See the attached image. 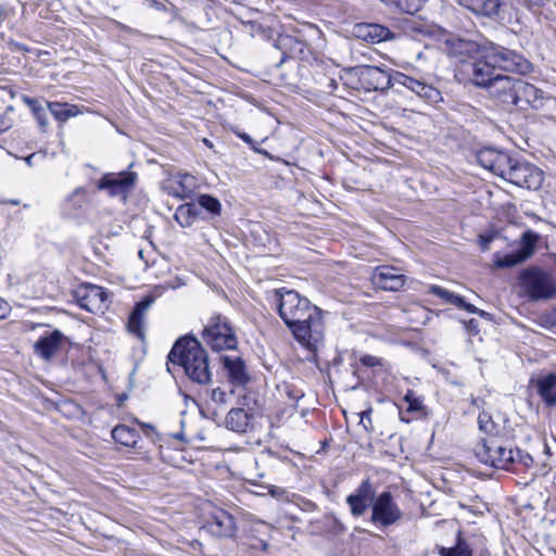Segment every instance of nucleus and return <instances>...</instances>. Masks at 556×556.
I'll return each instance as SVG.
<instances>
[{
  "instance_id": "1a4fd4ad",
  "label": "nucleus",
  "mask_w": 556,
  "mask_h": 556,
  "mask_svg": "<svg viewBox=\"0 0 556 556\" xmlns=\"http://www.w3.org/2000/svg\"><path fill=\"white\" fill-rule=\"evenodd\" d=\"M74 296L79 307L92 314H102L108 308V293L102 287L96 285L79 286Z\"/></svg>"
},
{
  "instance_id": "6ab92c4d",
  "label": "nucleus",
  "mask_w": 556,
  "mask_h": 556,
  "mask_svg": "<svg viewBox=\"0 0 556 556\" xmlns=\"http://www.w3.org/2000/svg\"><path fill=\"white\" fill-rule=\"evenodd\" d=\"M528 8L539 7L542 0H516ZM459 3L473 13L484 16L497 15L502 0H459Z\"/></svg>"
},
{
  "instance_id": "bf43d9fd",
  "label": "nucleus",
  "mask_w": 556,
  "mask_h": 556,
  "mask_svg": "<svg viewBox=\"0 0 556 556\" xmlns=\"http://www.w3.org/2000/svg\"><path fill=\"white\" fill-rule=\"evenodd\" d=\"M204 143H205L206 146H210V147L212 146V144H211V142H210L207 139H204Z\"/></svg>"
},
{
  "instance_id": "b1692460",
  "label": "nucleus",
  "mask_w": 556,
  "mask_h": 556,
  "mask_svg": "<svg viewBox=\"0 0 556 556\" xmlns=\"http://www.w3.org/2000/svg\"><path fill=\"white\" fill-rule=\"evenodd\" d=\"M447 52L450 55L459 59L460 62L467 63L465 58L471 56L479 51V46L472 40L458 37H450L445 40Z\"/></svg>"
},
{
  "instance_id": "6e6d98bb",
  "label": "nucleus",
  "mask_w": 556,
  "mask_h": 556,
  "mask_svg": "<svg viewBox=\"0 0 556 556\" xmlns=\"http://www.w3.org/2000/svg\"><path fill=\"white\" fill-rule=\"evenodd\" d=\"M468 326H469L470 328H476V326H477L476 320H475V319H470V320H469Z\"/></svg>"
},
{
  "instance_id": "4468645a",
  "label": "nucleus",
  "mask_w": 556,
  "mask_h": 556,
  "mask_svg": "<svg viewBox=\"0 0 556 556\" xmlns=\"http://www.w3.org/2000/svg\"><path fill=\"white\" fill-rule=\"evenodd\" d=\"M198 188V180L188 173H177L163 182V190L175 198L188 199Z\"/></svg>"
},
{
  "instance_id": "7c9ffc66",
  "label": "nucleus",
  "mask_w": 556,
  "mask_h": 556,
  "mask_svg": "<svg viewBox=\"0 0 556 556\" xmlns=\"http://www.w3.org/2000/svg\"><path fill=\"white\" fill-rule=\"evenodd\" d=\"M48 109L53 117L60 122H66L79 113L76 105L60 102H48Z\"/></svg>"
},
{
  "instance_id": "de8ad7c7",
  "label": "nucleus",
  "mask_w": 556,
  "mask_h": 556,
  "mask_svg": "<svg viewBox=\"0 0 556 556\" xmlns=\"http://www.w3.org/2000/svg\"><path fill=\"white\" fill-rule=\"evenodd\" d=\"M11 307L7 301L0 298V320L7 318L10 314Z\"/></svg>"
},
{
  "instance_id": "49530a36",
  "label": "nucleus",
  "mask_w": 556,
  "mask_h": 556,
  "mask_svg": "<svg viewBox=\"0 0 556 556\" xmlns=\"http://www.w3.org/2000/svg\"><path fill=\"white\" fill-rule=\"evenodd\" d=\"M494 236L493 235H480L479 243L482 251H488L490 249V243L492 242Z\"/></svg>"
},
{
  "instance_id": "a211bd4d",
  "label": "nucleus",
  "mask_w": 556,
  "mask_h": 556,
  "mask_svg": "<svg viewBox=\"0 0 556 556\" xmlns=\"http://www.w3.org/2000/svg\"><path fill=\"white\" fill-rule=\"evenodd\" d=\"M67 338L59 330L41 336L34 344V352L42 359L50 361L61 350Z\"/></svg>"
},
{
  "instance_id": "4be33fe9",
  "label": "nucleus",
  "mask_w": 556,
  "mask_h": 556,
  "mask_svg": "<svg viewBox=\"0 0 556 556\" xmlns=\"http://www.w3.org/2000/svg\"><path fill=\"white\" fill-rule=\"evenodd\" d=\"M206 527L212 534L219 538H232L237 530L233 517L224 509L216 510Z\"/></svg>"
},
{
  "instance_id": "cd10ccee",
  "label": "nucleus",
  "mask_w": 556,
  "mask_h": 556,
  "mask_svg": "<svg viewBox=\"0 0 556 556\" xmlns=\"http://www.w3.org/2000/svg\"><path fill=\"white\" fill-rule=\"evenodd\" d=\"M113 440L124 446L135 447L140 439L139 432L126 425H117L112 430Z\"/></svg>"
},
{
  "instance_id": "aec40b11",
  "label": "nucleus",
  "mask_w": 556,
  "mask_h": 556,
  "mask_svg": "<svg viewBox=\"0 0 556 556\" xmlns=\"http://www.w3.org/2000/svg\"><path fill=\"white\" fill-rule=\"evenodd\" d=\"M154 303V296L147 295L140 302L136 304L132 312L129 315L127 328L130 333L136 336L141 341L144 340V315Z\"/></svg>"
},
{
  "instance_id": "423d86ee",
  "label": "nucleus",
  "mask_w": 556,
  "mask_h": 556,
  "mask_svg": "<svg viewBox=\"0 0 556 556\" xmlns=\"http://www.w3.org/2000/svg\"><path fill=\"white\" fill-rule=\"evenodd\" d=\"M486 58L494 63L496 70L521 75L532 71V63L523 55L498 45L486 47Z\"/></svg>"
},
{
  "instance_id": "4c0bfd02",
  "label": "nucleus",
  "mask_w": 556,
  "mask_h": 556,
  "mask_svg": "<svg viewBox=\"0 0 556 556\" xmlns=\"http://www.w3.org/2000/svg\"><path fill=\"white\" fill-rule=\"evenodd\" d=\"M440 554L441 556H471V549L465 541L458 539L454 547H442Z\"/></svg>"
},
{
  "instance_id": "a18cd8bd",
  "label": "nucleus",
  "mask_w": 556,
  "mask_h": 556,
  "mask_svg": "<svg viewBox=\"0 0 556 556\" xmlns=\"http://www.w3.org/2000/svg\"><path fill=\"white\" fill-rule=\"evenodd\" d=\"M12 127V119L7 115V113L0 115V134L5 132Z\"/></svg>"
},
{
  "instance_id": "20e7f679",
  "label": "nucleus",
  "mask_w": 556,
  "mask_h": 556,
  "mask_svg": "<svg viewBox=\"0 0 556 556\" xmlns=\"http://www.w3.org/2000/svg\"><path fill=\"white\" fill-rule=\"evenodd\" d=\"M477 458L491 467L510 470L516 456L506 438H482L475 448Z\"/></svg>"
},
{
  "instance_id": "f03ea898",
  "label": "nucleus",
  "mask_w": 556,
  "mask_h": 556,
  "mask_svg": "<svg viewBox=\"0 0 556 556\" xmlns=\"http://www.w3.org/2000/svg\"><path fill=\"white\" fill-rule=\"evenodd\" d=\"M167 359L172 364L182 367L186 376L194 383L205 386L212 380L207 353L201 342L192 336L178 339Z\"/></svg>"
},
{
  "instance_id": "f8f14e48",
  "label": "nucleus",
  "mask_w": 556,
  "mask_h": 556,
  "mask_svg": "<svg viewBox=\"0 0 556 556\" xmlns=\"http://www.w3.org/2000/svg\"><path fill=\"white\" fill-rule=\"evenodd\" d=\"M516 90L514 106L520 110H527L529 108L539 110L544 106L545 101L548 99L544 90L522 79H519Z\"/></svg>"
},
{
  "instance_id": "c03bdc74",
  "label": "nucleus",
  "mask_w": 556,
  "mask_h": 556,
  "mask_svg": "<svg viewBox=\"0 0 556 556\" xmlns=\"http://www.w3.org/2000/svg\"><path fill=\"white\" fill-rule=\"evenodd\" d=\"M371 409H367L361 413V424L365 428L366 431H369L371 429Z\"/></svg>"
},
{
  "instance_id": "f257e3e1",
  "label": "nucleus",
  "mask_w": 556,
  "mask_h": 556,
  "mask_svg": "<svg viewBox=\"0 0 556 556\" xmlns=\"http://www.w3.org/2000/svg\"><path fill=\"white\" fill-rule=\"evenodd\" d=\"M278 313L294 339L309 352H316L325 338L323 312L294 290L275 292Z\"/></svg>"
},
{
  "instance_id": "2f4dec72",
  "label": "nucleus",
  "mask_w": 556,
  "mask_h": 556,
  "mask_svg": "<svg viewBox=\"0 0 556 556\" xmlns=\"http://www.w3.org/2000/svg\"><path fill=\"white\" fill-rule=\"evenodd\" d=\"M540 240V235L531 229L526 230L519 239L518 251L528 260L534 253L535 247Z\"/></svg>"
},
{
  "instance_id": "ea45409f",
  "label": "nucleus",
  "mask_w": 556,
  "mask_h": 556,
  "mask_svg": "<svg viewBox=\"0 0 556 556\" xmlns=\"http://www.w3.org/2000/svg\"><path fill=\"white\" fill-rule=\"evenodd\" d=\"M403 400L407 403L406 413H418L424 409L422 400L416 396L413 390H408Z\"/></svg>"
},
{
  "instance_id": "680f3d73",
  "label": "nucleus",
  "mask_w": 556,
  "mask_h": 556,
  "mask_svg": "<svg viewBox=\"0 0 556 556\" xmlns=\"http://www.w3.org/2000/svg\"><path fill=\"white\" fill-rule=\"evenodd\" d=\"M285 58H286V53L283 52V56L281 58V61H280V62H283V61H285Z\"/></svg>"
},
{
  "instance_id": "c85d7f7f",
  "label": "nucleus",
  "mask_w": 556,
  "mask_h": 556,
  "mask_svg": "<svg viewBox=\"0 0 556 556\" xmlns=\"http://www.w3.org/2000/svg\"><path fill=\"white\" fill-rule=\"evenodd\" d=\"M200 213L197 203L190 202L179 205L174 217L181 227H190Z\"/></svg>"
},
{
  "instance_id": "dca6fc26",
  "label": "nucleus",
  "mask_w": 556,
  "mask_h": 556,
  "mask_svg": "<svg viewBox=\"0 0 556 556\" xmlns=\"http://www.w3.org/2000/svg\"><path fill=\"white\" fill-rule=\"evenodd\" d=\"M394 80L396 84L412 90L418 97L429 103H438L442 100L441 92L432 85H429L422 80L416 79L403 73H397L394 76Z\"/></svg>"
},
{
  "instance_id": "72a5a7b5",
  "label": "nucleus",
  "mask_w": 556,
  "mask_h": 556,
  "mask_svg": "<svg viewBox=\"0 0 556 556\" xmlns=\"http://www.w3.org/2000/svg\"><path fill=\"white\" fill-rule=\"evenodd\" d=\"M195 203L199 210L204 208L212 216H218L220 214L222 204L217 198L211 194H201Z\"/></svg>"
},
{
  "instance_id": "58836bf2",
  "label": "nucleus",
  "mask_w": 556,
  "mask_h": 556,
  "mask_svg": "<svg viewBox=\"0 0 556 556\" xmlns=\"http://www.w3.org/2000/svg\"><path fill=\"white\" fill-rule=\"evenodd\" d=\"M279 43L289 47L291 56H293L295 53H299L300 55L304 53V50L306 49V45L296 38L286 36L279 39Z\"/></svg>"
},
{
  "instance_id": "5fc2aeb1",
  "label": "nucleus",
  "mask_w": 556,
  "mask_h": 556,
  "mask_svg": "<svg viewBox=\"0 0 556 556\" xmlns=\"http://www.w3.org/2000/svg\"><path fill=\"white\" fill-rule=\"evenodd\" d=\"M477 315H479L481 317H484V318H489L490 317V314L488 312L482 311V309H479Z\"/></svg>"
},
{
  "instance_id": "052dcab7",
  "label": "nucleus",
  "mask_w": 556,
  "mask_h": 556,
  "mask_svg": "<svg viewBox=\"0 0 556 556\" xmlns=\"http://www.w3.org/2000/svg\"><path fill=\"white\" fill-rule=\"evenodd\" d=\"M139 257H141V258L143 257V251L142 250L139 251Z\"/></svg>"
},
{
  "instance_id": "09e8293b",
  "label": "nucleus",
  "mask_w": 556,
  "mask_h": 556,
  "mask_svg": "<svg viewBox=\"0 0 556 556\" xmlns=\"http://www.w3.org/2000/svg\"><path fill=\"white\" fill-rule=\"evenodd\" d=\"M456 307L459 309H465L471 314H477L479 312L478 307H476L475 305H472L470 303H467L464 299H463V303H458Z\"/></svg>"
},
{
  "instance_id": "f704fd0d",
  "label": "nucleus",
  "mask_w": 556,
  "mask_h": 556,
  "mask_svg": "<svg viewBox=\"0 0 556 556\" xmlns=\"http://www.w3.org/2000/svg\"><path fill=\"white\" fill-rule=\"evenodd\" d=\"M525 261H527V258L517 250L504 255L495 254L494 263L496 267L505 268L516 266Z\"/></svg>"
},
{
  "instance_id": "0eeeda50",
  "label": "nucleus",
  "mask_w": 556,
  "mask_h": 556,
  "mask_svg": "<svg viewBox=\"0 0 556 556\" xmlns=\"http://www.w3.org/2000/svg\"><path fill=\"white\" fill-rule=\"evenodd\" d=\"M503 178L518 187L536 190L544 180L543 172L527 162H515L513 159Z\"/></svg>"
},
{
  "instance_id": "8fccbe9b",
  "label": "nucleus",
  "mask_w": 556,
  "mask_h": 556,
  "mask_svg": "<svg viewBox=\"0 0 556 556\" xmlns=\"http://www.w3.org/2000/svg\"><path fill=\"white\" fill-rule=\"evenodd\" d=\"M367 74L371 78H377L378 76L383 75V72L380 71L378 67L369 66L367 67Z\"/></svg>"
},
{
  "instance_id": "f3484780",
  "label": "nucleus",
  "mask_w": 556,
  "mask_h": 556,
  "mask_svg": "<svg viewBox=\"0 0 556 556\" xmlns=\"http://www.w3.org/2000/svg\"><path fill=\"white\" fill-rule=\"evenodd\" d=\"M520 78H514L507 75H498L494 78L488 91L491 96L497 98L502 103L514 105L516 98L517 84Z\"/></svg>"
},
{
  "instance_id": "9b49d317",
  "label": "nucleus",
  "mask_w": 556,
  "mask_h": 556,
  "mask_svg": "<svg viewBox=\"0 0 556 556\" xmlns=\"http://www.w3.org/2000/svg\"><path fill=\"white\" fill-rule=\"evenodd\" d=\"M466 72L469 80L477 87L488 89L498 75L494 63L486 58V48L481 58L466 63Z\"/></svg>"
},
{
  "instance_id": "2eb2a0df",
  "label": "nucleus",
  "mask_w": 556,
  "mask_h": 556,
  "mask_svg": "<svg viewBox=\"0 0 556 556\" xmlns=\"http://www.w3.org/2000/svg\"><path fill=\"white\" fill-rule=\"evenodd\" d=\"M477 162L485 169L503 178L511 157L504 151L483 148L477 152Z\"/></svg>"
},
{
  "instance_id": "c9c22d12",
  "label": "nucleus",
  "mask_w": 556,
  "mask_h": 556,
  "mask_svg": "<svg viewBox=\"0 0 556 556\" xmlns=\"http://www.w3.org/2000/svg\"><path fill=\"white\" fill-rule=\"evenodd\" d=\"M428 293L437 295L445 303L453 304L455 306H457L458 303H463V296L437 285L429 286Z\"/></svg>"
},
{
  "instance_id": "a19ab883",
  "label": "nucleus",
  "mask_w": 556,
  "mask_h": 556,
  "mask_svg": "<svg viewBox=\"0 0 556 556\" xmlns=\"http://www.w3.org/2000/svg\"><path fill=\"white\" fill-rule=\"evenodd\" d=\"M516 462L515 464H520L525 467H530L533 464V458L528 454L523 453L519 448L514 450Z\"/></svg>"
},
{
  "instance_id": "9d476101",
  "label": "nucleus",
  "mask_w": 556,
  "mask_h": 556,
  "mask_svg": "<svg viewBox=\"0 0 556 556\" xmlns=\"http://www.w3.org/2000/svg\"><path fill=\"white\" fill-rule=\"evenodd\" d=\"M135 172L123 170L105 174L98 182L99 190H105L111 197L126 195L135 188L137 181Z\"/></svg>"
},
{
  "instance_id": "7ed1b4c3",
  "label": "nucleus",
  "mask_w": 556,
  "mask_h": 556,
  "mask_svg": "<svg viewBox=\"0 0 556 556\" xmlns=\"http://www.w3.org/2000/svg\"><path fill=\"white\" fill-rule=\"evenodd\" d=\"M519 286L532 301H548L556 296V278L542 267L531 266L519 274Z\"/></svg>"
},
{
  "instance_id": "864d4df0",
  "label": "nucleus",
  "mask_w": 556,
  "mask_h": 556,
  "mask_svg": "<svg viewBox=\"0 0 556 556\" xmlns=\"http://www.w3.org/2000/svg\"><path fill=\"white\" fill-rule=\"evenodd\" d=\"M36 154H30L28 155L27 157H25V162L28 166H33V159L35 157Z\"/></svg>"
},
{
  "instance_id": "c756f323",
  "label": "nucleus",
  "mask_w": 556,
  "mask_h": 556,
  "mask_svg": "<svg viewBox=\"0 0 556 556\" xmlns=\"http://www.w3.org/2000/svg\"><path fill=\"white\" fill-rule=\"evenodd\" d=\"M538 391L542 400L548 405L556 404V376L548 375L538 381Z\"/></svg>"
},
{
  "instance_id": "bb28decb",
  "label": "nucleus",
  "mask_w": 556,
  "mask_h": 556,
  "mask_svg": "<svg viewBox=\"0 0 556 556\" xmlns=\"http://www.w3.org/2000/svg\"><path fill=\"white\" fill-rule=\"evenodd\" d=\"M251 415L243 408H232L226 417V426L235 432H245L250 426Z\"/></svg>"
},
{
  "instance_id": "a878e982",
  "label": "nucleus",
  "mask_w": 556,
  "mask_h": 556,
  "mask_svg": "<svg viewBox=\"0 0 556 556\" xmlns=\"http://www.w3.org/2000/svg\"><path fill=\"white\" fill-rule=\"evenodd\" d=\"M357 35L372 43L393 38V33L388 27L380 24H361L357 26Z\"/></svg>"
},
{
  "instance_id": "6e6552de",
  "label": "nucleus",
  "mask_w": 556,
  "mask_h": 556,
  "mask_svg": "<svg viewBox=\"0 0 556 556\" xmlns=\"http://www.w3.org/2000/svg\"><path fill=\"white\" fill-rule=\"evenodd\" d=\"M403 518V511L389 491L381 492L376 496L371 505L370 521L375 525L389 527L395 525Z\"/></svg>"
},
{
  "instance_id": "473e14b6",
  "label": "nucleus",
  "mask_w": 556,
  "mask_h": 556,
  "mask_svg": "<svg viewBox=\"0 0 556 556\" xmlns=\"http://www.w3.org/2000/svg\"><path fill=\"white\" fill-rule=\"evenodd\" d=\"M388 7H391L406 14H415L422 8L426 0H381Z\"/></svg>"
},
{
  "instance_id": "e433bc0d",
  "label": "nucleus",
  "mask_w": 556,
  "mask_h": 556,
  "mask_svg": "<svg viewBox=\"0 0 556 556\" xmlns=\"http://www.w3.org/2000/svg\"><path fill=\"white\" fill-rule=\"evenodd\" d=\"M206 393L208 395V400L206 403L208 408L211 406H213L214 409H216V408L225 406L228 402V394L226 393V391L224 389H222L219 387L214 388V389L207 391Z\"/></svg>"
},
{
  "instance_id": "79ce46f5",
  "label": "nucleus",
  "mask_w": 556,
  "mask_h": 556,
  "mask_svg": "<svg viewBox=\"0 0 556 556\" xmlns=\"http://www.w3.org/2000/svg\"><path fill=\"white\" fill-rule=\"evenodd\" d=\"M359 362L366 367H377L382 365V361L379 357L369 354L363 355L359 358Z\"/></svg>"
},
{
  "instance_id": "37998d69",
  "label": "nucleus",
  "mask_w": 556,
  "mask_h": 556,
  "mask_svg": "<svg viewBox=\"0 0 556 556\" xmlns=\"http://www.w3.org/2000/svg\"><path fill=\"white\" fill-rule=\"evenodd\" d=\"M237 136L239 138H241L245 143H248L251 149L256 152V153H260V154H264V155H267L268 153L262 149H258L254 142V140L251 138L250 135L245 134V132H237Z\"/></svg>"
},
{
  "instance_id": "4d7b16f0",
  "label": "nucleus",
  "mask_w": 556,
  "mask_h": 556,
  "mask_svg": "<svg viewBox=\"0 0 556 556\" xmlns=\"http://www.w3.org/2000/svg\"><path fill=\"white\" fill-rule=\"evenodd\" d=\"M174 438L179 439V440H184V433L182 432H178V433L174 434Z\"/></svg>"
},
{
  "instance_id": "3c124183",
  "label": "nucleus",
  "mask_w": 556,
  "mask_h": 556,
  "mask_svg": "<svg viewBox=\"0 0 556 556\" xmlns=\"http://www.w3.org/2000/svg\"><path fill=\"white\" fill-rule=\"evenodd\" d=\"M139 425L142 427L144 433L148 435V437H151L152 433L155 432V429L153 426L151 425H148V424H143V422H139Z\"/></svg>"
},
{
  "instance_id": "412c9836",
  "label": "nucleus",
  "mask_w": 556,
  "mask_h": 556,
  "mask_svg": "<svg viewBox=\"0 0 556 556\" xmlns=\"http://www.w3.org/2000/svg\"><path fill=\"white\" fill-rule=\"evenodd\" d=\"M375 286L387 291H397L405 283V276L397 273L394 267L379 266L372 275Z\"/></svg>"
},
{
  "instance_id": "603ef678",
  "label": "nucleus",
  "mask_w": 556,
  "mask_h": 556,
  "mask_svg": "<svg viewBox=\"0 0 556 556\" xmlns=\"http://www.w3.org/2000/svg\"><path fill=\"white\" fill-rule=\"evenodd\" d=\"M37 118L42 128L47 127L48 121L43 118L39 113H37Z\"/></svg>"
},
{
  "instance_id": "5701e85b",
  "label": "nucleus",
  "mask_w": 556,
  "mask_h": 556,
  "mask_svg": "<svg viewBox=\"0 0 556 556\" xmlns=\"http://www.w3.org/2000/svg\"><path fill=\"white\" fill-rule=\"evenodd\" d=\"M222 363L232 386L243 387L250 381V376L241 357L223 356Z\"/></svg>"
},
{
  "instance_id": "393cba45",
  "label": "nucleus",
  "mask_w": 556,
  "mask_h": 556,
  "mask_svg": "<svg viewBox=\"0 0 556 556\" xmlns=\"http://www.w3.org/2000/svg\"><path fill=\"white\" fill-rule=\"evenodd\" d=\"M507 419H503V425H500L486 412H481L478 416V426L480 431L486 434L485 438H507L508 430L506 427Z\"/></svg>"
},
{
  "instance_id": "39448f33",
  "label": "nucleus",
  "mask_w": 556,
  "mask_h": 556,
  "mask_svg": "<svg viewBox=\"0 0 556 556\" xmlns=\"http://www.w3.org/2000/svg\"><path fill=\"white\" fill-rule=\"evenodd\" d=\"M202 341L215 352L235 350L238 344L236 332L226 316L213 315L205 324Z\"/></svg>"
},
{
  "instance_id": "13d9d810",
  "label": "nucleus",
  "mask_w": 556,
  "mask_h": 556,
  "mask_svg": "<svg viewBox=\"0 0 556 556\" xmlns=\"http://www.w3.org/2000/svg\"><path fill=\"white\" fill-rule=\"evenodd\" d=\"M400 418H401V420H403V421H406V422H408V421H409L408 419H406V418L404 417V414H403V413H400Z\"/></svg>"
},
{
  "instance_id": "ddd939ff",
  "label": "nucleus",
  "mask_w": 556,
  "mask_h": 556,
  "mask_svg": "<svg viewBox=\"0 0 556 556\" xmlns=\"http://www.w3.org/2000/svg\"><path fill=\"white\" fill-rule=\"evenodd\" d=\"M375 494L376 490L371 481L369 479L363 480L355 491L346 497L351 515L355 518L362 517L371 507L376 498Z\"/></svg>"
}]
</instances>
